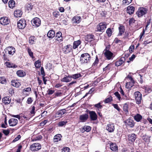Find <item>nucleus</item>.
Returning a JSON list of instances; mask_svg holds the SVG:
<instances>
[{
	"instance_id": "f257e3e1",
	"label": "nucleus",
	"mask_w": 152,
	"mask_h": 152,
	"mask_svg": "<svg viewBox=\"0 0 152 152\" xmlns=\"http://www.w3.org/2000/svg\"><path fill=\"white\" fill-rule=\"evenodd\" d=\"M91 56L87 53L82 54L80 57V61L81 64L88 63L90 61Z\"/></svg>"
},
{
	"instance_id": "f03ea898",
	"label": "nucleus",
	"mask_w": 152,
	"mask_h": 152,
	"mask_svg": "<svg viewBox=\"0 0 152 152\" xmlns=\"http://www.w3.org/2000/svg\"><path fill=\"white\" fill-rule=\"evenodd\" d=\"M148 10L143 7H140L139 9L136 12V14L138 17L143 16L147 13Z\"/></svg>"
},
{
	"instance_id": "7ed1b4c3",
	"label": "nucleus",
	"mask_w": 152,
	"mask_h": 152,
	"mask_svg": "<svg viewBox=\"0 0 152 152\" xmlns=\"http://www.w3.org/2000/svg\"><path fill=\"white\" fill-rule=\"evenodd\" d=\"M136 103L138 104H140L142 99V95L139 91L135 92L134 93Z\"/></svg>"
},
{
	"instance_id": "20e7f679",
	"label": "nucleus",
	"mask_w": 152,
	"mask_h": 152,
	"mask_svg": "<svg viewBox=\"0 0 152 152\" xmlns=\"http://www.w3.org/2000/svg\"><path fill=\"white\" fill-rule=\"evenodd\" d=\"M18 27L19 29H23L25 28L26 25V22L25 20L22 19L17 23Z\"/></svg>"
},
{
	"instance_id": "39448f33",
	"label": "nucleus",
	"mask_w": 152,
	"mask_h": 152,
	"mask_svg": "<svg viewBox=\"0 0 152 152\" xmlns=\"http://www.w3.org/2000/svg\"><path fill=\"white\" fill-rule=\"evenodd\" d=\"M41 145L38 143H35L31 145L30 147V149L32 151H37L41 148Z\"/></svg>"
},
{
	"instance_id": "423d86ee",
	"label": "nucleus",
	"mask_w": 152,
	"mask_h": 152,
	"mask_svg": "<svg viewBox=\"0 0 152 152\" xmlns=\"http://www.w3.org/2000/svg\"><path fill=\"white\" fill-rule=\"evenodd\" d=\"M31 23L33 26L37 27L40 25L41 20L39 18L36 17L32 20Z\"/></svg>"
},
{
	"instance_id": "0eeeda50",
	"label": "nucleus",
	"mask_w": 152,
	"mask_h": 152,
	"mask_svg": "<svg viewBox=\"0 0 152 152\" xmlns=\"http://www.w3.org/2000/svg\"><path fill=\"white\" fill-rule=\"evenodd\" d=\"M6 54L8 53L9 55H13L15 53V48L12 47L10 46L7 47L5 50Z\"/></svg>"
},
{
	"instance_id": "6e6552de",
	"label": "nucleus",
	"mask_w": 152,
	"mask_h": 152,
	"mask_svg": "<svg viewBox=\"0 0 152 152\" xmlns=\"http://www.w3.org/2000/svg\"><path fill=\"white\" fill-rule=\"evenodd\" d=\"M107 25L104 22L100 23L97 26V30L98 31H102V30L105 29L107 27Z\"/></svg>"
},
{
	"instance_id": "1a4fd4ad",
	"label": "nucleus",
	"mask_w": 152,
	"mask_h": 152,
	"mask_svg": "<svg viewBox=\"0 0 152 152\" xmlns=\"http://www.w3.org/2000/svg\"><path fill=\"white\" fill-rule=\"evenodd\" d=\"M10 22V20L7 17H2L0 19V23L3 25H7Z\"/></svg>"
},
{
	"instance_id": "9d476101",
	"label": "nucleus",
	"mask_w": 152,
	"mask_h": 152,
	"mask_svg": "<svg viewBox=\"0 0 152 152\" xmlns=\"http://www.w3.org/2000/svg\"><path fill=\"white\" fill-rule=\"evenodd\" d=\"M104 53V56L107 59L110 60L112 58L113 54L110 51L105 50Z\"/></svg>"
},
{
	"instance_id": "9b49d317",
	"label": "nucleus",
	"mask_w": 152,
	"mask_h": 152,
	"mask_svg": "<svg viewBox=\"0 0 152 152\" xmlns=\"http://www.w3.org/2000/svg\"><path fill=\"white\" fill-rule=\"evenodd\" d=\"M88 113L89 114L90 117L92 121H95L97 119V115L96 113L94 111H88Z\"/></svg>"
},
{
	"instance_id": "f8f14e48",
	"label": "nucleus",
	"mask_w": 152,
	"mask_h": 152,
	"mask_svg": "<svg viewBox=\"0 0 152 152\" xmlns=\"http://www.w3.org/2000/svg\"><path fill=\"white\" fill-rule=\"evenodd\" d=\"M106 129L110 132H113L115 129L114 125L113 123H109L107 124Z\"/></svg>"
},
{
	"instance_id": "ddd939ff",
	"label": "nucleus",
	"mask_w": 152,
	"mask_h": 152,
	"mask_svg": "<svg viewBox=\"0 0 152 152\" xmlns=\"http://www.w3.org/2000/svg\"><path fill=\"white\" fill-rule=\"evenodd\" d=\"M88 118V115L87 114H85L80 115L79 120L81 122H85Z\"/></svg>"
},
{
	"instance_id": "4468645a",
	"label": "nucleus",
	"mask_w": 152,
	"mask_h": 152,
	"mask_svg": "<svg viewBox=\"0 0 152 152\" xmlns=\"http://www.w3.org/2000/svg\"><path fill=\"white\" fill-rule=\"evenodd\" d=\"M72 50V46L70 45H68L63 48V50L65 53H67L70 52Z\"/></svg>"
},
{
	"instance_id": "2eb2a0df",
	"label": "nucleus",
	"mask_w": 152,
	"mask_h": 152,
	"mask_svg": "<svg viewBox=\"0 0 152 152\" xmlns=\"http://www.w3.org/2000/svg\"><path fill=\"white\" fill-rule=\"evenodd\" d=\"M9 124L11 126H13L16 125L18 122V120L14 118H12L9 120Z\"/></svg>"
},
{
	"instance_id": "dca6fc26",
	"label": "nucleus",
	"mask_w": 152,
	"mask_h": 152,
	"mask_svg": "<svg viewBox=\"0 0 152 152\" xmlns=\"http://www.w3.org/2000/svg\"><path fill=\"white\" fill-rule=\"evenodd\" d=\"M66 110L65 109H63L57 111L56 114V117H61L62 116L66 113Z\"/></svg>"
},
{
	"instance_id": "f3484780",
	"label": "nucleus",
	"mask_w": 152,
	"mask_h": 152,
	"mask_svg": "<svg viewBox=\"0 0 152 152\" xmlns=\"http://www.w3.org/2000/svg\"><path fill=\"white\" fill-rule=\"evenodd\" d=\"M126 125L129 126L130 127H133L134 125L133 121L131 119H128L125 121Z\"/></svg>"
},
{
	"instance_id": "a211bd4d",
	"label": "nucleus",
	"mask_w": 152,
	"mask_h": 152,
	"mask_svg": "<svg viewBox=\"0 0 152 152\" xmlns=\"http://www.w3.org/2000/svg\"><path fill=\"white\" fill-rule=\"evenodd\" d=\"M11 98L9 96L4 97L2 99V102L5 104H8L11 102Z\"/></svg>"
},
{
	"instance_id": "6ab92c4d",
	"label": "nucleus",
	"mask_w": 152,
	"mask_h": 152,
	"mask_svg": "<svg viewBox=\"0 0 152 152\" xmlns=\"http://www.w3.org/2000/svg\"><path fill=\"white\" fill-rule=\"evenodd\" d=\"M134 9V7L131 6H129L127 7L126 11L127 13L131 15L133 13Z\"/></svg>"
},
{
	"instance_id": "aec40b11",
	"label": "nucleus",
	"mask_w": 152,
	"mask_h": 152,
	"mask_svg": "<svg viewBox=\"0 0 152 152\" xmlns=\"http://www.w3.org/2000/svg\"><path fill=\"white\" fill-rule=\"evenodd\" d=\"M11 85L15 87L18 88L21 85V84L18 80H14L11 81Z\"/></svg>"
},
{
	"instance_id": "412c9836",
	"label": "nucleus",
	"mask_w": 152,
	"mask_h": 152,
	"mask_svg": "<svg viewBox=\"0 0 152 152\" xmlns=\"http://www.w3.org/2000/svg\"><path fill=\"white\" fill-rule=\"evenodd\" d=\"M62 33L60 31L58 32L56 34L55 38L59 42L62 41Z\"/></svg>"
},
{
	"instance_id": "4be33fe9",
	"label": "nucleus",
	"mask_w": 152,
	"mask_h": 152,
	"mask_svg": "<svg viewBox=\"0 0 152 152\" xmlns=\"http://www.w3.org/2000/svg\"><path fill=\"white\" fill-rule=\"evenodd\" d=\"M136 138V135L134 134H131L129 136V140L132 142H134Z\"/></svg>"
},
{
	"instance_id": "5701e85b",
	"label": "nucleus",
	"mask_w": 152,
	"mask_h": 152,
	"mask_svg": "<svg viewBox=\"0 0 152 152\" xmlns=\"http://www.w3.org/2000/svg\"><path fill=\"white\" fill-rule=\"evenodd\" d=\"M72 22L73 23H79L81 20V18L80 16H75L73 18Z\"/></svg>"
},
{
	"instance_id": "b1692460",
	"label": "nucleus",
	"mask_w": 152,
	"mask_h": 152,
	"mask_svg": "<svg viewBox=\"0 0 152 152\" xmlns=\"http://www.w3.org/2000/svg\"><path fill=\"white\" fill-rule=\"evenodd\" d=\"M72 80L71 76L68 75L64 77L61 79V81L63 82H68Z\"/></svg>"
},
{
	"instance_id": "393cba45",
	"label": "nucleus",
	"mask_w": 152,
	"mask_h": 152,
	"mask_svg": "<svg viewBox=\"0 0 152 152\" xmlns=\"http://www.w3.org/2000/svg\"><path fill=\"white\" fill-rule=\"evenodd\" d=\"M118 29L119 32L118 34V36H121L123 34H124L125 31V28L123 26H120L118 28Z\"/></svg>"
},
{
	"instance_id": "a878e982",
	"label": "nucleus",
	"mask_w": 152,
	"mask_h": 152,
	"mask_svg": "<svg viewBox=\"0 0 152 152\" xmlns=\"http://www.w3.org/2000/svg\"><path fill=\"white\" fill-rule=\"evenodd\" d=\"M55 32L52 30H50L47 34V36L50 38H52L55 37Z\"/></svg>"
},
{
	"instance_id": "bb28decb",
	"label": "nucleus",
	"mask_w": 152,
	"mask_h": 152,
	"mask_svg": "<svg viewBox=\"0 0 152 152\" xmlns=\"http://www.w3.org/2000/svg\"><path fill=\"white\" fill-rule=\"evenodd\" d=\"M22 14V13L20 10H16L14 12V15L16 17H20Z\"/></svg>"
},
{
	"instance_id": "cd10ccee",
	"label": "nucleus",
	"mask_w": 152,
	"mask_h": 152,
	"mask_svg": "<svg viewBox=\"0 0 152 152\" xmlns=\"http://www.w3.org/2000/svg\"><path fill=\"white\" fill-rule=\"evenodd\" d=\"M125 58H122L117 61L115 63V65L116 66H119L123 64L124 62Z\"/></svg>"
},
{
	"instance_id": "c85d7f7f",
	"label": "nucleus",
	"mask_w": 152,
	"mask_h": 152,
	"mask_svg": "<svg viewBox=\"0 0 152 152\" xmlns=\"http://www.w3.org/2000/svg\"><path fill=\"white\" fill-rule=\"evenodd\" d=\"M33 7V5L31 3L27 4L25 6V8L26 10L28 11L31 10Z\"/></svg>"
},
{
	"instance_id": "c756f323",
	"label": "nucleus",
	"mask_w": 152,
	"mask_h": 152,
	"mask_svg": "<svg viewBox=\"0 0 152 152\" xmlns=\"http://www.w3.org/2000/svg\"><path fill=\"white\" fill-rule=\"evenodd\" d=\"M134 118L136 121L137 122H139L142 119V117L140 114H137L134 116Z\"/></svg>"
},
{
	"instance_id": "7c9ffc66",
	"label": "nucleus",
	"mask_w": 152,
	"mask_h": 152,
	"mask_svg": "<svg viewBox=\"0 0 152 152\" xmlns=\"http://www.w3.org/2000/svg\"><path fill=\"white\" fill-rule=\"evenodd\" d=\"M62 137L61 135L60 134H58L54 136V141L57 142L61 140V137Z\"/></svg>"
},
{
	"instance_id": "2f4dec72",
	"label": "nucleus",
	"mask_w": 152,
	"mask_h": 152,
	"mask_svg": "<svg viewBox=\"0 0 152 152\" xmlns=\"http://www.w3.org/2000/svg\"><path fill=\"white\" fill-rule=\"evenodd\" d=\"M110 149L113 151H115L118 150V147L117 145L115 144H111L110 145Z\"/></svg>"
},
{
	"instance_id": "473e14b6",
	"label": "nucleus",
	"mask_w": 152,
	"mask_h": 152,
	"mask_svg": "<svg viewBox=\"0 0 152 152\" xmlns=\"http://www.w3.org/2000/svg\"><path fill=\"white\" fill-rule=\"evenodd\" d=\"M91 127L90 126H85L83 127L82 130V132H83L84 131L88 132L91 130Z\"/></svg>"
},
{
	"instance_id": "72a5a7b5",
	"label": "nucleus",
	"mask_w": 152,
	"mask_h": 152,
	"mask_svg": "<svg viewBox=\"0 0 152 152\" xmlns=\"http://www.w3.org/2000/svg\"><path fill=\"white\" fill-rule=\"evenodd\" d=\"M81 43V41L80 40L75 41L73 44V48L74 49H75L77 48Z\"/></svg>"
},
{
	"instance_id": "f704fd0d",
	"label": "nucleus",
	"mask_w": 152,
	"mask_h": 152,
	"mask_svg": "<svg viewBox=\"0 0 152 152\" xmlns=\"http://www.w3.org/2000/svg\"><path fill=\"white\" fill-rule=\"evenodd\" d=\"M17 74L18 76L20 77H23L26 75L25 72L23 70H18L17 72Z\"/></svg>"
},
{
	"instance_id": "c9c22d12",
	"label": "nucleus",
	"mask_w": 152,
	"mask_h": 152,
	"mask_svg": "<svg viewBox=\"0 0 152 152\" xmlns=\"http://www.w3.org/2000/svg\"><path fill=\"white\" fill-rule=\"evenodd\" d=\"M94 35L91 34L87 35L86 37V39L87 41L91 42L94 39Z\"/></svg>"
},
{
	"instance_id": "e433bc0d",
	"label": "nucleus",
	"mask_w": 152,
	"mask_h": 152,
	"mask_svg": "<svg viewBox=\"0 0 152 152\" xmlns=\"http://www.w3.org/2000/svg\"><path fill=\"white\" fill-rule=\"evenodd\" d=\"M71 78L74 79H77L82 76L81 75L80 73H77L72 75L71 76Z\"/></svg>"
},
{
	"instance_id": "4c0bfd02",
	"label": "nucleus",
	"mask_w": 152,
	"mask_h": 152,
	"mask_svg": "<svg viewBox=\"0 0 152 152\" xmlns=\"http://www.w3.org/2000/svg\"><path fill=\"white\" fill-rule=\"evenodd\" d=\"M9 6L10 8H13L15 5V2L14 0H11L9 2Z\"/></svg>"
},
{
	"instance_id": "58836bf2",
	"label": "nucleus",
	"mask_w": 152,
	"mask_h": 152,
	"mask_svg": "<svg viewBox=\"0 0 152 152\" xmlns=\"http://www.w3.org/2000/svg\"><path fill=\"white\" fill-rule=\"evenodd\" d=\"M6 64L7 66L9 68H16L17 67V66L11 63L6 62Z\"/></svg>"
},
{
	"instance_id": "ea45409f",
	"label": "nucleus",
	"mask_w": 152,
	"mask_h": 152,
	"mask_svg": "<svg viewBox=\"0 0 152 152\" xmlns=\"http://www.w3.org/2000/svg\"><path fill=\"white\" fill-rule=\"evenodd\" d=\"M34 64L36 68H39L41 66V62L39 60L37 61H35Z\"/></svg>"
},
{
	"instance_id": "a19ab883",
	"label": "nucleus",
	"mask_w": 152,
	"mask_h": 152,
	"mask_svg": "<svg viewBox=\"0 0 152 152\" xmlns=\"http://www.w3.org/2000/svg\"><path fill=\"white\" fill-rule=\"evenodd\" d=\"M27 50L29 56L32 58H34L33 56V53L31 51V49L29 48H27Z\"/></svg>"
},
{
	"instance_id": "79ce46f5",
	"label": "nucleus",
	"mask_w": 152,
	"mask_h": 152,
	"mask_svg": "<svg viewBox=\"0 0 152 152\" xmlns=\"http://www.w3.org/2000/svg\"><path fill=\"white\" fill-rule=\"evenodd\" d=\"M112 100V97L111 96H110L108 98H107L104 100L105 103H108L111 102Z\"/></svg>"
},
{
	"instance_id": "37998d69",
	"label": "nucleus",
	"mask_w": 152,
	"mask_h": 152,
	"mask_svg": "<svg viewBox=\"0 0 152 152\" xmlns=\"http://www.w3.org/2000/svg\"><path fill=\"white\" fill-rule=\"evenodd\" d=\"M7 82L6 79L5 77H0V83L2 84H5Z\"/></svg>"
},
{
	"instance_id": "c03bdc74",
	"label": "nucleus",
	"mask_w": 152,
	"mask_h": 152,
	"mask_svg": "<svg viewBox=\"0 0 152 152\" xmlns=\"http://www.w3.org/2000/svg\"><path fill=\"white\" fill-rule=\"evenodd\" d=\"M132 0H123V4L124 5H127L131 2Z\"/></svg>"
},
{
	"instance_id": "a18cd8bd",
	"label": "nucleus",
	"mask_w": 152,
	"mask_h": 152,
	"mask_svg": "<svg viewBox=\"0 0 152 152\" xmlns=\"http://www.w3.org/2000/svg\"><path fill=\"white\" fill-rule=\"evenodd\" d=\"M101 103L100 102H99L98 104H95L94 105V106L98 108V110L99 109H101L102 107V106L101 105Z\"/></svg>"
},
{
	"instance_id": "49530a36",
	"label": "nucleus",
	"mask_w": 152,
	"mask_h": 152,
	"mask_svg": "<svg viewBox=\"0 0 152 152\" xmlns=\"http://www.w3.org/2000/svg\"><path fill=\"white\" fill-rule=\"evenodd\" d=\"M106 32L108 37H110L111 36L112 31L110 28H108L107 29Z\"/></svg>"
},
{
	"instance_id": "de8ad7c7",
	"label": "nucleus",
	"mask_w": 152,
	"mask_h": 152,
	"mask_svg": "<svg viewBox=\"0 0 152 152\" xmlns=\"http://www.w3.org/2000/svg\"><path fill=\"white\" fill-rule=\"evenodd\" d=\"M67 123V121H61L59 123L58 125L59 126H62L65 125Z\"/></svg>"
},
{
	"instance_id": "09e8293b",
	"label": "nucleus",
	"mask_w": 152,
	"mask_h": 152,
	"mask_svg": "<svg viewBox=\"0 0 152 152\" xmlns=\"http://www.w3.org/2000/svg\"><path fill=\"white\" fill-rule=\"evenodd\" d=\"M113 106L114 108L116 109L118 111H120L121 109L119 108L118 104H113Z\"/></svg>"
},
{
	"instance_id": "8fccbe9b",
	"label": "nucleus",
	"mask_w": 152,
	"mask_h": 152,
	"mask_svg": "<svg viewBox=\"0 0 152 152\" xmlns=\"http://www.w3.org/2000/svg\"><path fill=\"white\" fill-rule=\"evenodd\" d=\"M123 110L126 112L128 111V105L127 104H125L123 106Z\"/></svg>"
},
{
	"instance_id": "3c124183",
	"label": "nucleus",
	"mask_w": 152,
	"mask_h": 152,
	"mask_svg": "<svg viewBox=\"0 0 152 152\" xmlns=\"http://www.w3.org/2000/svg\"><path fill=\"white\" fill-rule=\"evenodd\" d=\"M62 152H70L69 148L68 147H65L63 148L62 150Z\"/></svg>"
},
{
	"instance_id": "603ef678",
	"label": "nucleus",
	"mask_w": 152,
	"mask_h": 152,
	"mask_svg": "<svg viewBox=\"0 0 152 152\" xmlns=\"http://www.w3.org/2000/svg\"><path fill=\"white\" fill-rule=\"evenodd\" d=\"M31 91V89L30 87H28L24 89H23V93H24V92H28L29 91Z\"/></svg>"
},
{
	"instance_id": "864d4df0",
	"label": "nucleus",
	"mask_w": 152,
	"mask_h": 152,
	"mask_svg": "<svg viewBox=\"0 0 152 152\" xmlns=\"http://www.w3.org/2000/svg\"><path fill=\"white\" fill-rule=\"evenodd\" d=\"M53 16L56 18H57L59 15V13L58 11H55L53 12Z\"/></svg>"
},
{
	"instance_id": "5fc2aeb1",
	"label": "nucleus",
	"mask_w": 152,
	"mask_h": 152,
	"mask_svg": "<svg viewBox=\"0 0 152 152\" xmlns=\"http://www.w3.org/2000/svg\"><path fill=\"white\" fill-rule=\"evenodd\" d=\"M114 95H115L116 96L117 98L120 100V99L121 98L120 95L119 94L118 92L117 91H116L114 93Z\"/></svg>"
},
{
	"instance_id": "6e6d98bb",
	"label": "nucleus",
	"mask_w": 152,
	"mask_h": 152,
	"mask_svg": "<svg viewBox=\"0 0 152 152\" xmlns=\"http://www.w3.org/2000/svg\"><path fill=\"white\" fill-rule=\"evenodd\" d=\"M99 62V60L97 57H96V58L94 62L92 64L93 66H96L98 64Z\"/></svg>"
},
{
	"instance_id": "4d7b16f0",
	"label": "nucleus",
	"mask_w": 152,
	"mask_h": 152,
	"mask_svg": "<svg viewBox=\"0 0 152 152\" xmlns=\"http://www.w3.org/2000/svg\"><path fill=\"white\" fill-rule=\"evenodd\" d=\"M3 133L6 135H8L10 133V131L8 130H3Z\"/></svg>"
},
{
	"instance_id": "13d9d810",
	"label": "nucleus",
	"mask_w": 152,
	"mask_h": 152,
	"mask_svg": "<svg viewBox=\"0 0 152 152\" xmlns=\"http://www.w3.org/2000/svg\"><path fill=\"white\" fill-rule=\"evenodd\" d=\"M21 137V136L20 135H18V136L15 138L12 141V142H15L17 141Z\"/></svg>"
},
{
	"instance_id": "bf43d9fd",
	"label": "nucleus",
	"mask_w": 152,
	"mask_h": 152,
	"mask_svg": "<svg viewBox=\"0 0 152 152\" xmlns=\"http://www.w3.org/2000/svg\"><path fill=\"white\" fill-rule=\"evenodd\" d=\"M31 110L30 111V113L31 114H33L34 115V114L35 112V107L34 106H33L32 107Z\"/></svg>"
},
{
	"instance_id": "052dcab7",
	"label": "nucleus",
	"mask_w": 152,
	"mask_h": 152,
	"mask_svg": "<svg viewBox=\"0 0 152 152\" xmlns=\"http://www.w3.org/2000/svg\"><path fill=\"white\" fill-rule=\"evenodd\" d=\"M33 101L32 98L31 97L28 98L27 100L26 101V103L28 104H31Z\"/></svg>"
},
{
	"instance_id": "680f3d73",
	"label": "nucleus",
	"mask_w": 152,
	"mask_h": 152,
	"mask_svg": "<svg viewBox=\"0 0 152 152\" xmlns=\"http://www.w3.org/2000/svg\"><path fill=\"white\" fill-rule=\"evenodd\" d=\"M41 75H42L43 77L45 76V73L44 71V69L43 67H41Z\"/></svg>"
},
{
	"instance_id": "e2e57ef3",
	"label": "nucleus",
	"mask_w": 152,
	"mask_h": 152,
	"mask_svg": "<svg viewBox=\"0 0 152 152\" xmlns=\"http://www.w3.org/2000/svg\"><path fill=\"white\" fill-rule=\"evenodd\" d=\"M34 38L33 37H31L29 38V42L30 44H32L34 43Z\"/></svg>"
},
{
	"instance_id": "0e129e2a",
	"label": "nucleus",
	"mask_w": 152,
	"mask_h": 152,
	"mask_svg": "<svg viewBox=\"0 0 152 152\" xmlns=\"http://www.w3.org/2000/svg\"><path fill=\"white\" fill-rule=\"evenodd\" d=\"M127 77L129 78L132 83H134V80H133L131 76L130 75H128Z\"/></svg>"
},
{
	"instance_id": "69168bd1",
	"label": "nucleus",
	"mask_w": 152,
	"mask_h": 152,
	"mask_svg": "<svg viewBox=\"0 0 152 152\" xmlns=\"http://www.w3.org/2000/svg\"><path fill=\"white\" fill-rule=\"evenodd\" d=\"M48 94L49 95L52 94L54 92V91L51 90L49 89L48 91Z\"/></svg>"
},
{
	"instance_id": "338daca9",
	"label": "nucleus",
	"mask_w": 152,
	"mask_h": 152,
	"mask_svg": "<svg viewBox=\"0 0 152 152\" xmlns=\"http://www.w3.org/2000/svg\"><path fill=\"white\" fill-rule=\"evenodd\" d=\"M47 122V120H45L44 121L40 123V125L41 126H43L45 125Z\"/></svg>"
},
{
	"instance_id": "774afa93",
	"label": "nucleus",
	"mask_w": 152,
	"mask_h": 152,
	"mask_svg": "<svg viewBox=\"0 0 152 152\" xmlns=\"http://www.w3.org/2000/svg\"><path fill=\"white\" fill-rule=\"evenodd\" d=\"M135 58V55L133 54L132 55V56L129 58V60L130 61H132L133 59Z\"/></svg>"
}]
</instances>
